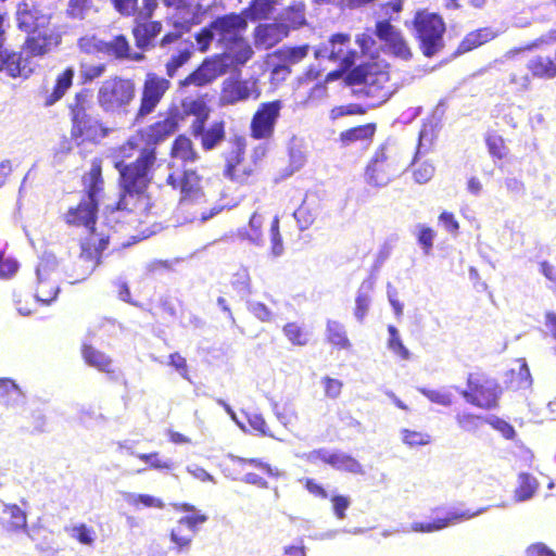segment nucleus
I'll return each mask as SVG.
<instances>
[{
	"instance_id": "obj_1",
	"label": "nucleus",
	"mask_w": 556,
	"mask_h": 556,
	"mask_svg": "<svg viewBox=\"0 0 556 556\" xmlns=\"http://www.w3.org/2000/svg\"><path fill=\"white\" fill-rule=\"evenodd\" d=\"M247 27L244 15L230 13L216 17L198 33L195 40L201 51H206L210 43L215 42L224 52L204 61L184 80V85L204 86L225 74L230 67L244 65L253 55L250 43L243 38Z\"/></svg>"
},
{
	"instance_id": "obj_2",
	"label": "nucleus",
	"mask_w": 556,
	"mask_h": 556,
	"mask_svg": "<svg viewBox=\"0 0 556 556\" xmlns=\"http://www.w3.org/2000/svg\"><path fill=\"white\" fill-rule=\"evenodd\" d=\"M142 136H132L121 149L124 157L137 153L134 162L116 163L121 177V197L116 204L118 211L156 214L159 205L151 200L147 192L152 179V169L156 161V153L152 147H143Z\"/></svg>"
},
{
	"instance_id": "obj_3",
	"label": "nucleus",
	"mask_w": 556,
	"mask_h": 556,
	"mask_svg": "<svg viewBox=\"0 0 556 556\" xmlns=\"http://www.w3.org/2000/svg\"><path fill=\"white\" fill-rule=\"evenodd\" d=\"M172 157L174 159L173 167H177L167 176V185L173 189L179 188L181 210H187L189 205H200L204 200V193L201 188V180L195 170L185 167L189 162L197 160V153L192 148L189 138L179 136L173 144Z\"/></svg>"
},
{
	"instance_id": "obj_4",
	"label": "nucleus",
	"mask_w": 556,
	"mask_h": 556,
	"mask_svg": "<svg viewBox=\"0 0 556 556\" xmlns=\"http://www.w3.org/2000/svg\"><path fill=\"white\" fill-rule=\"evenodd\" d=\"M387 67V64L368 62L359 64L349 74L350 83L358 86L357 92L371 99L375 106L384 103L395 91Z\"/></svg>"
},
{
	"instance_id": "obj_5",
	"label": "nucleus",
	"mask_w": 556,
	"mask_h": 556,
	"mask_svg": "<svg viewBox=\"0 0 556 556\" xmlns=\"http://www.w3.org/2000/svg\"><path fill=\"white\" fill-rule=\"evenodd\" d=\"M88 191L76 207H71L65 214V222L68 225L85 226L90 229V233L98 229L93 227L96 223V214L98 210V194L103 187L101 178V169L99 166H93L85 180Z\"/></svg>"
},
{
	"instance_id": "obj_6",
	"label": "nucleus",
	"mask_w": 556,
	"mask_h": 556,
	"mask_svg": "<svg viewBox=\"0 0 556 556\" xmlns=\"http://www.w3.org/2000/svg\"><path fill=\"white\" fill-rule=\"evenodd\" d=\"M413 25L425 56L431 58L444 48L445 23L439 14L419 11L415 14Z\"/></svg>"
},
{
	"instance_id": "obj_7",
	"label": "nucleus",
	"mask_w": 556,
	"mask_h": 556,
	"mask_svg": "<svg viewBox=\"0 0 556 556\" xmlns=\"http://www.w3.org/2000/svg\"><path fill=\"white\" fill-rule=\"evenodd\" d=\"M135 96L136 87L132 80L114 77L102 83L97 99L104 112L127 114Z\"/></svg>"
},
{
	"instance_id": "obj_8",
	"label": "nucleus",
	"mask_w": 556,
	"mask_h": 556,
	"mask_svg": "<svg viewBox=\"0 0 556 556\" xmlns=\"http://www.w3.org/2000/svg\"><path fill=\"white\" fill-rule=\"evenodd\" d=\"M87 96L77 93L74 103L71 104L72 113V137L78 142L96 141L106 136V130L96 117L86 111L85 102Z\"/></svg>"
},
{
	"instance_id": "obj_9",
	"label": "nucleus",
	"mask_w": 556,
	"mask_h": 556,
	"mask_svg": "<svg viewBox=\"0 0 556 556\" xmlns=\"http://www.w3.org/2000/svg\"><path fill=\"white\" fill-rule=\"evenodd\" d=\"M110 235L93 230L81 243V252L75 263L73 274L74 282L85 280L99 264L101 253L108 248Z\"/></svg>"
},
{
	"instance_id": "obj_10",
	"label": "nucleus",
	"mask_w": 556,
	"mask_h": 556,
	"mask_svg": "<svg viewBox=\"0 0 556 556\" xmlns=\"http://www.w3.org/2000/svg\"><path fill=\"white\" fill-rule=\"evenodd\" d=\"M401 167L396 157L392 156L386 147H381L367 165L366 181L374 187L387 186L399 175Z\"/></svg>"
},
{
	"instance_id": "obj_11",
	"label": "nucleus",
	"mask_w": 556,
	"mask_h": 556,
	"mask_svg": "<svg viewBox=\"0 0 556 556\" xmlns=\"http://www.w3.org/2000/svg\"><path fill=\"white\" fill-rule=\"evenodd\" d=\"M500 392V387L495 380L470 375L468 390H463L460 394L468 403L490 409L496 406Z\"/></svg>"
},
{
	"instance_id": "obj_12",
	"label": "nucleus",
	"mask_w": 556,
	"mask_h": 556,
	"mask_svg": "<svg viewBox=\"0 0 556 556\" xmlns=\"http://www.w3.org/2000/svg\"><path fill=\"white\" fill-rule=\"evenodd\" d=\"M282 102L275 100L261 103L251 121V136L254 139H270L275 132V126L280 117Z\"/></svg>"
},
{
	"instance_id": "obj_13",
	"label": "nucleus",
	"mask_w": 556,
	"mask_h": 556,
	"mask_svg": "<svg viewBox=\"0 0 556 556\" xmlns=\"http://www.w3.org/2000/svg\"><path fill=\"white\" fill-rule=\"evenodd\" d=\"M350 42V36L345 34H336L326 42L315 49L317 60L328 59L332 62H339L342 71L349 70L354 63L356 52L346 50Z\"/></svg>"
},
{
	"instance_id": "obj_14",
	"label": "nucleus",
	"mask_w": 556,
	"mask_h": 556,
	"mask_svg": "<svg viewBox=\"0 0 556 556\" xmlns=\"http://www.w3.org/2000/svg\"><path fill=\"white\" fill-rule=\"evenodd\" d=\"M167 8H174L173 26L175 29L190 30L202 23L206 13L199 0H163Z\"/></svg>"
},
{
	"instance_id": "obj_15",
	"label": "nucleus",
	"mask_w": 556,
	"mask_h": 556,
	"mask_svg": "<svg viewBox=\"0 0 556 556\" xmlns=\"http://www.w3.org/2000/svg\"><path fill=\"white\" fill-rule=\"evenodd\" d=\"M186 30L175 29L163 36L160 40V48L166 49L170 45H175V53L166 63V73L169 77H174L177 70L186 64L192 53L193 43L188 40H182L181 35Z\"/></svg>"
},
{
	"instance_id": "obj_16",
	"label": "nucleus",
	"mask_w": 556,
	"mask_h": 556,
	"mask_svg": "<svg viewBox=\"0 0 556 556\" xmlns=\"http://www.w3.org/2000/svg\"><path fill=\"white\" fill-rule=\"evenodd\" d=\"M169 86L170 83L166 78L160 77L156 74H148L136 119L142 118L152 113Z\"/></svg>"
},
{
	"instance_id": "obj_17",
	"label": "nucleus",
	"mask_w": 556,
	"mask_h": 556,
	"mask_svg": "<svg viewBox=\"0 0 556 556\" xmlns=\"http://www.w3.org/2000/svg\"><path fill=\"white\" fill-rule=\"evenodd\" d=\"M375 36L384 43L394 56L407 61L412 58V50L402 34L387 20L378 21Z\"/></svg>"
},
{
	"instance_id": "obj_18",
	"label": "nucleus",
	"mask_w": 556,
	"mask_h": 556,
	"mask_svg": "<svg viewBox=\"0 0 556 556\" xmlns=\"http://www.w3.org/2000/svg\"><path fill=\"white\" fill-rule=\"evenodd\" d=\"M61 34L54 26H48L27 35L24 42L25 51L33 56L49 53L61 43Z\"/></svg>"
},
{
	"instance_id": "obj_19",
	"label": "nucleus",
	"mask_w": 556,
	"mask_h": 556,
	"mask_svg": "<svg viewBox=\"0 0 556 556\" xmlns=\"http://www.w3.org/2000/svg\"><path fill=\"white\" fill-rule=\"evenodd\" d=\"M50 13H45L36 5L25 1L17 4L16 23L20 30L27 35L51 25Z\"/></svg>"
},
{
	"instance_id": "obj_20",
	"label": "nucleus",
	"mask_w": 556,
	"mask_h": 556,
	"mask_svg": "<svg viewBox=\"0 0 556 556\" xmlns=\"http://www.w3.org/2000/svg\"><path fill=\"white\" fill-rule=\"evenodd\" d=\"M489 507H482L476 511H470L469 509L460 510L454 509L448 510L444 517L437 518L431 522H413L412 531L414 532H434L442 530L448 526L459 523L460 521L471 519L476 516H479L485 513Z\"/></svg>"
},
{
	"instance_id": "obj_21",
	"label": "nucleus",
	"mask_w": 556,
	"mask_h": 556,
	"mask_svg": "<svg viewBox=\"0 0 556 556\" xmlns=\"http://www.w3.org/2000/svg\"><path fill=\"white\" fill-rule=\"evenodd\" d=\"M5 14H0V72L5 73L10 77H17L25 74L26 65L22 64L23 58L21 53L10 51L4 47L5 42Z\"/></svg>"
},
{
	"instance_id": "obj_22",
	"label": "nucleus",
	"mask_w": 556,
	"mask_h": 556,
	"mask_svg": "<svg viewBox=\"0 0 556 556\" xmlns=\"http://www.w3.org/2000/svg\"><path fill=\"white\" fill-rule=\"evenodd\" d=\"M309 457L312 459L318 458L337 470H342L354 475L365 473L361 463L351 455L343 452L331 453L325 448H320L312 452Z\"/></svg>"
},
{
	"instance_id": "obj_23",
	"label": "nucleus",
	"mask_w": 556,
	"mask_h": 556,
	"mask_svg": "<svg viewBox=\"0 0 556 556\" xmlns=\"http://www.w3.org/2000/svg\"><path fill=\"white\" fill-rule=\"evenodd\" d=\"M163 25L159 21L135 18L132 26V36L136 47L142 51L155 47V39L161 34Z\"/></svg>"
},
{
	"instance_id": "obj_24",
	"label": "nucleus",
	"mask_w": 556,
	"mask_h": 556,
	"mask_svg": "<svg viewBox=\"0 0 556 556\" xmlns=\"http://www.w3.org/2000/svg\"><path fill=\"white\" fill-rule=\"evenodd\" d=\"M287 23L261 24L255 29V45L260 49H270L289 34Z\"/></svg>"
},
{
	"instance_id": "obj_25",
	"label": "nucleus",
	"mask_w": 556,
	"mask_h": 556,
	"mask_svg": "<svg viewBox=\"0 0 556 556\" xmlns=\"http://www.w3.org/2000/svg\"><path fill=\"white\" fill-rule=\"evenodd\" d=\"M177 126L178 121L176 115H168L164 117V119L154 123L137 136L143 137V147H152L155 149V146L159 142L165 140L177 130Z\"/></svg>"
},
{
	"instance_id": "obj_26",
	"label": "nucleus",
	"mask_w": 556,
	"mask_h": 556,
	"mask_svg": "<svg viewBox=\"0 0 556 556\" xmlns=\"http://www.w3.org/2000/svg\"><path fill=\"white\" fill-rule=\"evenodd\" d=\"M255 90V83L249 80H229L224 84L222 101L235 104L248 100Z\"/></svg>"
},
{
	"instance_id": "obj_27",
	"label": "nucleus",
	"mask_w": 556,
	"mask_h": 556,
	"mask_svg": "<svg viewBox=\"0 0 556 556\" xmlns=\"http://www.w3.org/2000/svg\"><path fill=\"white\" fill-rule=\"evenodd\" d=\"M498 36V31L493 29L492 27H483L468 33L465 38L458 45L456 51L454 52L455 56H458L463 53L469 52Z\"/></svg>"
},
{
	"instance_id": "obj_28",
	"label": "nucleus",
	"mask_w": 556,
	"mask_h": 556,
	"mask_svg": "<svg viewBox=\"0 0 556 556\" xmlns=\"http://www.w3.org/2000/svg\"><path fill=\"white\" fill-rule=\"evenodd\" d=\"M2 513L4 515H9V517H10V519L2 525L3 529L8 533L24 532L29 539L33 540V536L30 535V533L28 531L26 511H24L16 504H3Z\"/></svg>"
},
{
	"instance_id": "obj_29",
	"label": "nucleus",
	"mask_w": 556,
	"mask_h": 556,
	"mask_svg": "<svg viewBox=\"0 0 556 556\" xmlns=\"http://www.w3.org/2000/svg\"><path fill=\"white\" fill-rule=\"evenodd\" d=\"M426 137H427V129L424 128V129H421V131L419 134V143H418L415 159L419 154L428 152L429 147H427L425 144ZM414 164L416 165L414 173H413L414 180L420 185L427 184L428 181H430L435 173V167L433 166V164H431L429 162H422L420 164H417L416 160L414 161Z\"/></svg>"
},
{
	"instance_id": "obj_30",
	"label": "nucleus",
	"mask_w": 556,
	"mask_h": 556,
	"mask_svg": "<svg viewBox=\"0 0 556 556\" xmlns=\"http://www.w3.org/2000/svg\"><path fill=\"white\" fill-rule=\"evenodd\" d=\"M263 224L264 216L257 212H254L250 217L249 225L238 230L239 238L247 240L249 243L255 247H264L265 240L262 231Z\"/></svg>"
},
{
	"instance_id": "obj_31",
	"label": "nucleus",
	"mask_w": 556,
	"mask_h": 556,
	"mask_svg": "<svg viewBox=\"0 0 556 556\" xmlns=\"http://www.w3.org/2000/svg\"><path fill=\"white\" fill-rule=\"evenodd\" d=\"M527 68L536 78L553 79L556 77V64L549 58L534 56L527 63Z\"/></svg>"
},
{
	"instance_id": "obj_32",
	"label": "nucleus",
	"mask_w": 556,
	"mask_h": 556,
	"mask_svg": "<svg viewBox=\"0 0 556 556\" xmlns=\"http://www.w3.org/2000/svg\"><path fill=\"white\" fill-rule=\"evenodd\" d=\"M58 276V260L52 253L45 252L36 267L37 281H56Z\"/></svg>"
},
{
	"instance_id": "obj_33",
	"label": "nucleus",
	"mask_w": 556,
	"mask_h": 556,
	"mask_svg": "<svg viewBox=\"0 0 556 556\" xmlns=\"http://www.w3.org/2000/svg\"><path fill=\"white\" fill-rule=\"evenodd\" d=\"M186 111L194 116L191 123L192 134L195 137L201 136L205 129L204 125L208 118V109L202 101L193 100L186 105Z\"/></svg>"
},
{
	"instance_id": "obj_34",
	"label": "nucleus",
	"mask_w": 556,
	"mask_h": 556,
	"mask_svg": "<svg viewBox=\"0 0 556 556\" xmlns=\"http://www.w3.org/2000/svg\"><path fill=\"white\" fill-rule=\"evenodd\" d=\"M102 54L113 56L117 60H125L130 56V45L124 35H117L110 41L102 45Z\"/></svg>"
},
{
	"instance_id": "obj_35",
	"label": "nucleus",
	"mask_w": 556,
	"mask_h": 556,
	"mask_svg": "<svg viewBox=\"0 0 556 556\" xmlns=\"http://www.w3.org/2000/svg\"><path fill=\"white\" fill-rule=\"evenodd\" d=\"M74 68L67 67L58 77L53 91L47 97L46 105L50 106L59 101L73 84Z\"/></svg>"
},
{
	"instance_id": "obj_36",
	"label": "nucleus",
	"mask_w": 556,
	"mask_h": 556,
	"mask_svg": "<svg viewBox=\"0 0 556 556\" xmlns=\"http://www.w3.org/2000/svg\"><path fill=\"white\" fill-rule=\"evenodd\" d=\"M83 357L89 366L94 367L100 371H113L112 359L108 355L93 349L92 346L84 345Z\"/></svg>"
},
{
	"instance_id": "obj_37",
	"label": "nucleus",
	"mask_w": 556,
	"mask_h": 556,
	"mask_svg": "<svg viewBox=\"0 0 556 556\" xmlns=\"http://www.w3.org/2000/svg\"><path fill=\"white\" fill-rule=\"evenodd\" d=\"M24 400L21 389L10 379H0V403L16 406Z\"/></svg>"
},
{
	"instance_id": "obj_38",
	"label": "nucleus",
	"mask_w": 556,
	"mask_h": 556,
	"mask_svg": "<svg viewBox=\"0 0 556 556\" xmlns=\"http://www.w3.org/2000/svg\"><path fill=\"white\" fill-rule=\"evenodd\" d=\"M375 131V124H366L341 132L340 140L345 146H349L356 141H367L374 137Z\"/></svg>"
},
{
	"instance_id": "obj_39",
	"label": "nucleus",
	"mask_w": 556,
	"mask_h": 556,
	"mask_svg": "<svg viewBox=\"0 0 556 556\" xmlns=\"http://www.w3.org/2000/svg\"><path fill=\"white\" fill-rule=\"evenodd\" d=\"M64 531L74 540L83 545L92 546L97 539V533L93 528L88 527L86 523H75L66 526Z\"/></svg>"
},
{
	"instance_id": "obj_40",
	"label": "nucleus",
	"mask_w": 556,
	"mask_h": 556,
	"mask_svg": "<svg viewBox=\"0 0 556 556\" xmlns=\"http://www.w3.org/2000/svg\"><path fill=\"white\" fill-rule=\"evenodd\" d=\"M326 336L330 343L340 349H349L351 346L344 326L337 320L327 321Z\"/></svg>"
},
{
	"instance_id": "obj_41",
	"label": "nucleus",
	"mask_w": 556,
	"mask_h": 556,
	"mask_svg": "<svg viewBox=\"0 0 556 556\" xmlns=\"http://www.w3.org/2000/svg\"><path fill=\"white\" fill-rule=\"evenodd\" d=\"M518 482L519 485L515 490L516 502L530 500L534 495L539 485L536 479L528 473H520Z\"/></svg>"
},
{
	"instance_id": "obj_42",
	"label": "nucleus",
	"mask_w": 556,
	"mask_h": 556,
	"mask_svg": "<svg viewBox=\"0 0 556 556\" xmlns=\"http://www.w3.org/2000/svg\"><path fill=\"white\" fill-rule=\"evenodd\" d=\"M301 230L307 229L317 216V208L309 200L305 199L293 213Z\"/></svg>"
},
{
	"instance_id": "obj_43",
	"label": "nucleus",
	"mask_w": 556,
	"mask_h": 556,
	"mask_svg": "<svg viewBox=\"0 0 556 556\" xmlns=\"http://www.w3.org/2000/svg\"><path fill=\"white\" fill-rule=\"evenodd\" d=\"M455 419L462 430L470 433H476L483 425L486 424V417L468 412L457 413Z\"/></svg>"
},
{
	"instance_id": "obj_44",
	"label": "nucleus",
	"mask_w": 556,
	"mask_h": 556,
	"mask_svg": "<svg viewBox=\"0 0 556 556\" xmlns=\"http://www.w3.org/2000/svg\"><path fill=\"white\" fill-rule=\"evenodd\" d=\"M308 52L309 46L303 45L299 47H283L276 54L281 62L293 65L306 58Z\"/></svg>"
},
{
	"instance_id": "obj_45",
	"label": "nucleus",
	"mask_w": 556,
	"mask_h": 556,
	"mask_svg": "<svg viewBox=\"0 0 556 556\" xmlns=\"http://www.w3.org/2000/svg\"><path fill=\"white\" fill-rule=\"evenodd\" d=\"M283 20L290 28H296L305 24V5L301 1H294L282 13Z\"/></svg>"
},
{
	"instance_id": "obj_46",
	"label": "nucleus",
	"mask_w": 556,
	"mask_h": 556,
	"mask_svg": "<svg viewBox=\"0 0 556 556\" xmlns=\"http://www.w3.org/2000/svg\"><path fill=\"white\" fill-rule=\"evenodd\" d=\"M59 292L58 281L41 282L36 280L35 298L38 302L49 304L56 299Z\"/></svg>"
},
{
	"instance_id": "obj_47",
	"label": "nucleus",
	"mask_w": 556,
	"mask_h": 556,
	"mask_svg": "<svg viewBox=\"0 0 556 556\" xmlns=\"http://www.w3.org/2000/svg\"><path fill=\"white\" fill-rule=\"evenodd\" d=\"M389 339L388 349L401 359L408 361L410 358L409 350L403 344L400 332L395 326H388Z\"/></svg>"
},
{
	"instance_id": "obj_48",
	"label": "nucleus",
	"mask_w": 556,
	"mask_h": 556,
	"mask_svg": "<svg viewBox=\"0 0 556 556\" xmlns=\"http://www.w3.org/2000/svg\"><path fill=\"white\" fill-rule=\"evenodd\" d=\"M243 153L244 143L241 139H238L235 142L232 150L226 156V168L224 172L226 177L233 174L236 170H240V164L243 161Z\"/></svg>"
},
{
	"instance_id": "obj_49",
	"label": "nucleus",
	"mask_w": 556,
	"mask_h": 556,
	"mask_svg": "<svg viewBox=\"0 0 556 556\" xmlns=\"http://www.w3.org/2000/svg\"><path fill=\"white\" fill-rule=\"evenodd\" d=\"M201 142L205 150L215 148L224 139V126L222 123L214 124L201 136Z\"/></svg>"
},
{
	"instance_id": "obj_50",
	"label": "nucleus",
	"mask_w": 556,
	"mask_h": 556,
	"mask_svg": "<svg viewBox=\"0 0 556 556\" xmlns=\"http://www.w3.org/2000/svg\"><path fill=\"white\" fill-rule=\"evenodd\" d=\"M282 331L287 339L294 345L303 346L308 342L307 332L296 323H288Z\"/></svg>"
},
{
	"instance_id": "obj_51",
	"label": "nucleus",
	"mask_w": 556,
	"mask_h": 556,
	"mask_svg": "<svg viewBox=\"0 0 556 556\" xmlns=\"http://www.w3.org/2000/svg\"><path fill=\"white\" fill-rule=\"evenodd\" d=\"M270 255L273 257H279L283 254L285 248L282 238L279 231V218L275 216L270 224Z\"/></svg>"
},
{
	"instance_id": "obj_52",
	"label": "nucleus",
	"mask_w": 556,
	"mask_h": 556,
	"mask_svg": "<svg viewBox=\"0 0 556 556\" xmlns=\"http://www.w3.org/2000/svg\"><path fill=\"white\" fill-rule=\"evenodd\" d=\"M273 10L271 0H253L250 8L245 11V18L262 20L266 18Z\"/></svg>"
},
{
	"instance_id": "obj_53",
	"label": "nucleus",
	"mask_w": 556,
	"mask_h": 556,
	"mask_svg": "<svg viewBox=\"0 0 556 556\" xmlns=\"http://www.w3.org/2000/svg\"><path fill=\"white\" fill-rule=\"evenodd\" d=\"M402 441L409 447L427 445L431 442L430 434L409 429L401 430Z\"/></svg>"
},
{
	"instance_id": "obj_54",
	"label": "nucleus",
	"mask_w": 556,
	"mask_h": 556,
	"mask_svg": "<svg viewBox=\"0 0 556 556\" xmlns=\"http://www.w3.org/2000/svg\"><path fill=\"white\" fill-rule=\"evenodd\" d=\"M370 295L367 291H365L364 285L359 288L356 299H355V309L354 316L359 323H363L365 316L370 306Z\"/></svg>"
},
{
	"instance_id": "obj_55",
	"label": "nucleus",
	"mask_w": 556,
	"mask_h": 556,
	"mask_svg": "<svg viewBox=\"0 0 556 556\" xmlns=\"http://www.w3.org/2000/svg\"><path fill=\"white\" fill-rule=\"evenodd\" d=\"M124 498L129 505L132 506H138L139 504H142L146 507L157 508H162L164 506L160 498L148 494L126 493Z\"/></svg>"
},
{
	"instance_id": "obj_56",
	"label": "nucleus",
	"mask_w": 556,
	"mask_h": 556,
	"mask_svg": "<svg viewBox=\"0 0 556 556\" xmlns=\"http://www.w3.org/2000/svg\"><path fill=\"white\" fill-rule=\"evenodd\" d=\"M230 458L235 463L249 464V465H252V466H254L256 468H260V469L266 471V473L268 476H270V477L279 478V477H282L285 475L278 468L271 467L269 464L264 463L263 460H261L258 458H243V457L233 456V455H231Z\"/></svg>"
},
{
	"instance_id": "obj_57",
	"label": "nucleus",
	"mask_w": 556,
	"mask_h": 556,
	"mask_svg": "<svg viewBox=\"0 0 556 556\" xmlns=\"http://www.w3.org/2000/svg\"><path fill=\"white\" fill-rule=\"evenodd\" d=\"M231 285L241 295L251 294V278L248 269L243 268L232 277Z\"/></svg>"
},
{
	"instance_id": "obj_58",
	"label": "nucleus",
	"mask_w": 556,
	"mask_h": 556,
	"mask_svg": "<svg viewBox=\"0 0 556 556\" xmlns=\"http://www.w3.org/2000/svg\"><path fill=\"white\" fill-rule=\"evenodd\" d=\"M249 312L262 323H270L274 319L273 312L262 302L248 301Z\"/></svg>"
},
{
	"instance_id": "obj_59",
	"label": "nucleus",
	"mask_w": 556,
	"mask_h": 556,
	"mask_svg": "<svg viewBox=\"0 0 556 556\" xmlns=\"http://www.w3.org/2000/svg\"><path fill=\"white\" fill-rule=\"evenodd\" d=\"M418 391L424 394L432 403L450 406L452 405V394L443 390H430L427 388H419Z\"/></svg>"
},
{
	"instance_id": "obj_60",
	"label": "nucleus",
	"mask_w": 556,
	"mask_h": 556,
	"mask_svg": "<svg viewBox=\"0 0 556 556\" xmlns=\"http://www.w3.org/2000/svg\"><path fill=\"white\" fill-rule=\"evenodd\" d=\"M91 0H70L67 15L71 18L84 20L90 9Z\"/></svg>"
},
{
	"instance_id": "obj_61",
	"label": "nucleus",
	"mask_w": 556,
	"mask_h": 556,
	"mask_svg": "<svg viewBox=\"0 0 556 556\" xmlns=\"http://www.w3.org/2000/svg\"><path fill=\"white\" fill-rule=\"evenodd\" d=\"M104 40L97 38L96 36H84L79 38L77 45L80 51L88 54L102 53V45Z\"/></svg>"
},
{
	"instance_id": "obj_62",
	"label": "nucleus",
	"mask_w": 556,
	"mask_h": 556,
	"mask_svg": "<svg viewBox=\"0 0 556 556\" xmlns=\"http://www.w3.org/2000/svg\"><path fill=\"white\" fill-rule=\"evenodd\" d=\"M486 424L502 433L505 439L511 440L516 435L514 427L507 421L491 415L486 417Z\"/></svg>"
},
{
	"instance_id": "obj_63",
	"label": "nucleus",
	"mask_w": 556,
	"mask_h": 556,
	"mask_svg": "<svg viewBox=\"0 0 556 556\" xmlns=\"http://www.w3.org/2000/svg\"><path fill=\"white\" fill-rule=\"evenodd\" d=\"M18 262L13 258L5 256L0 252V278L9 279L13 277L18 270Z\"/></svg>"
},
{
	"instance_id": "obj_64",
	"label": "nucleus",
	"mask_w": 556,
	"mask_h": 556,
	"mask_svg": "<svg viewBox=\"0 0 556 556\" xmlns=\"http://www.w3.org/2000/svg\"><path fill=\"white\" fill-rule=\"evenodd\" d=\"M113 8L124 17H136L138 0H110Z\"/></svg>"
}]
</instances>
